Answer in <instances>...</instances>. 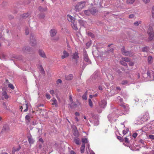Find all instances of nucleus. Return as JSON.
<instances>
[{
    "instance_id": "f257e3e1",
    "label": "nucleus",
    "mask_w": 154,
    "mask_h": 154,
    "mask_svg": "<svg viewBox=\"0 0 154 154\" xmlns=\"http://www.w3.org/2000/svg\"><path fill=\"white\" fill-rule=\"evenodd\" d=\"M112 113H110L108 116V118L110 122H115L117 118L119 116L122 115V113L119 109L115 108L111 111Z\"/></svg>"
},
{
    "instance_id": "f03ea898",
    "label": "nucleus",
    "mask_w": 154,
    "mask_h": 154,
    "mask_svg": "<svg viewBox=\"0 0 154 154\" xmlns=\"http://www.w3.org/2000/svg\"><path fill=\"white\" fill-rule=\"evenodd\" d=\"M85 2L84 1L78 3L75 7V9L76 11H79L85 6Z\"/></svg>"
},
{
    "instance_id": "7ed1b4c3",
    "label": "nucleus",
    "mask_w": 154,
    "mask_h": 154,
    "mask_svg": "<svg viewBox=\"0 0 154 154\" xmlns=\"http://www.w3.org/2000/svg\"><path fill=\"white\" fill-rule=\"evenodd\" d=\"M147 33L149 35V39L150 41L152 40L154 36V32L153 28L152 27H149L148 29Z\"/></svg>"
},
{
    "instance_id": "20e7f679",
    "label": "nucleus",
    "mask_w": 154,
    "mask_h": 154,
    "mask_svg": "<svg viewBox=\"0 0 154 154\" xmlns=\"http://www.w3.org/2000/svg\"><path fill=\"white\" fill-rule=\"evenodd\" d=\"M20 146L17 147H14L11 154H23L24 152L23 150H20Z\"/></svg>"
},
{
    "instance_id": "39448f33",
    "label": "nucleus",
    "mask_w": 154,
    "mask_h": 154,
    "mask_svg": "<svg viewBox=\"0 0 154 154\" xmlns=\"http://www.w3.org/2000/svg\"><path fill=\"white\" fill-rule=\"evenodd\" d=\"M149 118V113L146 112L145 113L142 117L141 118L140 120V122L141 124H142L144 122L148 120Z\"/></svg>"
},
{
    "instance_id": "423d86ee",
    "label": "nucleus",
    "mask_w": 154,
    "mask_h": 154,
    "mask_svg": "<svg viewBox=\"0 0 154 154\" xmlns=\"http://www.w3.org/2000/svg\"><path fill=\"white\" fill-rule=\"evenodd\" d=\"M121 51L122 54L126 56H132L134 55L133 53L131 52H129L126 51L124 47H123Z\"/></svg>"
},
{
    "instance_id": "0eeeda50",
    "label": "nucleus",
    "mask_w": 154,
    "mask_h": 154,
    "mask_svg": "<svg viewBox=\"0 0 154 154\" xmlns=\"http://www.w3.org/2000/svg\"><path fill=\"white\" fill-rule=\"evenodd\" d=\"M83 56L84 60L87 62L88 64L91 63V62L89 60L88 57L85 50H84L83 52Z\"/></svg>"
},
{
    "instance_id": "6e6552de",
    "label": "nucleus",
    "mask_w": 154,
    "mask_h": 154,
    "mask_svg": "<svg viewBox=\"0 0 154 154\" xmlns=\"http://www.w3.org/2000/svg\"><path fill=\"white\" fill-rule=\"evenodd\" d=\"M120 105L122 107V109L125 112H127L129 111V107L128 104L123 103H121Z\"/></svg>"
},
{
    "instance_id": "1a4fd4ad",
    "label": "nucleus",
    "mask_w": 154,
    "mask_h": 154,
    "mask_svg": "<svg viewBox=\"0 0 154 154\" xmlns=\"http://www.w3.org/2000/svg\"><path fill=\"white\" fill-rule=\"evenodd\" d=\"M106 101L105 100H101L99 103L100 106L102 108H104L106 106Z\"/></svg>"
},
{
    "instance_id": "9d476101",
    "label": "nucleus",
    "mask_w": 154,
    "mask_h": 154,
    "mask_svg": "<svg viewBox=\"0 0 154 154\" xmlns=\"http://www.w3.org/2000/svg\"><path fill=\"white\" fill-rule=\"evenodd\" d=\"M79 54L78 51L75 52L72 55V59H74L76 61L78 60L79 58Z\"/></svg>"
},
{
    "instance_id": "9b49d317",
    "label": "nucleus",
    "mask_w": 154,
    "mask_h": 154,
    "mask_svg": "<svg viewBox=\"0 0 154 154\" xmlns=\"http://www.w3.org/2000/svg\"><path fill=\"white\" fill-rule=\"evenodd\" d=\"M25 50V52L29 54H31L34 52V50L29 47H26Z\"/></svg>"
},
{
    "instance_id": "f8f14e48",
    "label": "nucleus",
    "mask_w": 154,
    "mask_h": 154,
    "mask_svg": "<svg viewBox=\"0 0 154 154\" xmlns=\"http://www.w3.org/2000/svg\"><path fill=\"white\" fill-rule=\"evenodd\" d=\"M67 18L68 20L71 23L76 21L75 18L74 17L72 16L71 15L69 14H68L67 15Z\"/></svg>"
},
{
    "instance_id": "ddd939ff",
    "label": "nucleus",
    "mask_w": 154,
    "mask_h": 154,
    "mask_svg": "<svg viewBox=\"0 0 154 154\" xmlns=\"http://www.w3.org/2000/svg\"><path fill=\"white\" fill-rule=\"evenodd\" d=\"M39 55L44 58H46V56L44 52L42 50H39L38 51Z\"/></svg>"
},
{
    "instance_id": "4468645a",
    "label": "nucleus",
    "mask_w": 154,
    "mask_h": 154,
    "mask_svg": "<svg viewBox=\"0 0 154 154\" xmlns=\"http://www.w3.org/2000/svg\"><path fill=\"white\" fill-rule=\"evenodd\" d=\"M69 56V53L66 51L64 50L63 51V55L61 56V58L62 59H63L68 57Z\"/></svg>"
},
{
    "instance_id": "2eb2a0df",
    "label": "nucleus",
    "mask_w": 154,
    "mask_h": 154,
    "mask_svg": "<svg viewBox=\"0 0 154 154\" xmlns=\"http://www.w3.org/2000/svg\"><path fill=\"white\" fill-rule=\"evenodd\" d=\"M57 31L55 29H52L50 31V33L51 37L55 36L57 33Z\"/></svg>"
},
{
    "instance_id": "dca6fc26",
    "label": "nucleus",
    "mask_w": 154,
    "mask_h": 154,
    "mask_svg": "<svg viewBox=\"0 0 154 154\" xmlns=\"http://www.w3.org/2000/svg\"><path fill=\"white\" fill-rule=\"evenodd\" d=\"M30 43L31 45L33 46H35L36 44V42L35 38H33V37H32V38H30Z\"/></svg>"
},
{
    "instance_id": "f3484780",
    "label": "nucleus",
    "mask_w": 154,
    "mask_h": 154,
    "mask_svg": "<svg viewBox=\"0 0 154 154\" xmlns=\"http://www.w3.org/2000/svg\"><path fill=\"white\" fill-rule=\"evenodd\" d=\"M71 23V26L72 28L75 30H77L78 28L77 26V22L75 21Z\"/></svg>"
},
{
    "instance_id": "a211bd4d",
    "label": "nucleus",
    "mask_w": 154,
    "mask_h": 154,
    "mask_svg": "<svg viewBox=\"0 0 154 154\" xmlns=\"http://www.w3.org/2000/svg\"><path fill=\"white\" fill-rule=\"evenodd\" d=\"M26 107V109L24 110V112H27L28 110V106L27 103L25 105H23V106H21L20 108V109L22 111L23 108Z\"/></svg>"
},
{
    "instance_id": "6ab92c4d",
    "label": "nucleus",
    "mask_w": 154,
    "mask_h": 154,
    "mask_svg": "<svg viewBox=\"0 0 154 154\" xmlns=\"http://www.w3.org/2000/svg\"><path fill=\"white\" fill-rule=\"evenodd\" d=\"M27 138L28 141L30 144H32L33 143L34 141L31 135L27 136Z\"/></svg>"
},
{
    "instance_id": "aec40b11",
    "label": "nucleus",
    "mask_w": 154,
    "mask_h": 154,
    "mask_svg": "<svg viewBox=\"0 0 154 154\" xmlns=\"http://www.w3.org/2000/svg\"><path fill=\"white\" fill-rule=\"evenodd\" d=\"M78 21L80 25L83 26H85L86 23L85 21L81 19L79 20Z\"/></svg>"
},
{
    "instance_id": "412c9836",
    "label": "nucleus",
    "mask_w": 154,
    "mask_h": 154,
    "mask_svg": "<svg viewBox=\"0 0 154 154\" xmlns=\"http://www.w3.org/2000/svg\"><path fill=\"white\" fill-rule=\"evenodd\" d=\"M73 78V75L72 74H69L68 75L65 76V79L66 80H72Z\"/></svg>"
},
{
    "instance_id": "4be33fe9",
    "label": "nucleus",
    "mask_w": 154,
    "mask_h": 154,
    "mask_svg": "<svg viewBox=\"0 0 154 154\" xmlns=\"http://www.w3.org/2000/svg\"><path fill=\"white\" fill-rule=\"evenodd\" d=\"M2 95L5 99H7L9 97L7 95V93L6 91H3L2 94Z\"/></svg>"
},
{
    "instance_id": "5701e85b",
    "label": "nucleus",
    "mask_w": 154,
    "mask_h": 154,
    "mask_svg": "<svg viewBox=\"0 0 154 154\" xmlns=\"http://www.w3.org/2000/svg\"><path fill=\"white\" fill-rule=\"evenodd\" d=\"M85 149V144L84 143H82L81 147L80 148V151L82 153H83L84 152Z\"/></svg>"
},
{
    "instance_id": "b1692460",
    "label": "nucleus",
    "mask_w": 154,
    "mask_h": 154,
    "mask_svg": "<svg viewBox=\"0 0 154 154\" xmlns=\"http://www.w3.org/2000/svg\"><path fill=\"white\" fill-rule=\"evenodd\" d=\"M38 9L41 12L45 11L47 10V8L46 7L44 8H42L41 6H40L39 7Z\"/></svg>"
},
{
    "instance_id": "393cba45",
    "label": "nucleus",
    "mask_w": 154,
    "mask_h": 154,
    "mask_svg": "<svg viewBox=\"0 0 154 154\" xmlns=\"http://www.w3.org/2000/svg\"><path fill=\"white\" fill-rule=\"evenodd\" d=\"M142 23L141 21H137L135 22L134 23V25L135 26H138Z\"/></svg>"
},
{
    "instance_id": "a878e982",
    "label": "nucleus",
    "mask_w": 154,
    "mask_h": 154,
    "mask_svg": "<svg viewBox=\"0 0 154 154\" xmlns=\"http://www.w3.org/2000/svg\"><path fill=\"white\" fill-rule=\"evenodd\" d=\"M147 75L150 78H152V77L153 78V76L154 75H153L152 74H151L150 72L148 71L147 72Z\"/></svg>"
},
{
    "instance_id": "bb28decb",
    "label": "nucleus",
    "mask_w": 154,
    "mask_h": 154,
    "mask_svg": "<svg viewBox=\"0 0 154 154\" xmlns=\"http://www.w3.org/2000/svg\"><path fill=\"white\" fill-rule=\"evenodd\" d=\"M51 100L53 102V103H52V105H55L56 106H57V101L54 98L52 100Z\"/></svg>"
},
{
    "instance_id": "cd10ccee",
    "label": "nucleus",
    "mask_w": 154,
    "mask_h": 154,
    "mask_svg": "<svg viewBox=\"0 0 154 154\" xmlns=\"http://www.w3.org/2000/svg\"><path fill=\"white\" fill-rule=\"evenodd\" d=\"M9 128L8 126L7 125H4L3 127L2 130L3 131H6L9 130Z\"/></svg>"
},
{
    "instance_id": "c85d7f7f",
    "label": "nucleus",
    "mask_w": 154,
    "mask_h": 154,
    "mask_svg": "<svg viewBox=\"0 0 154 154\" xmlns=\"http://www.w3.org/2000/svg\"><path fill=\"white\" fill-rule=\"evenodd\" d=\"M85 14L87 15H89L91 14V10H86L84 11Z\"/></svg>"
},
{
    "instance_id": "c756f323",
    "label": "nucleus",
    "mask_w": 154,
    "mask_h": 154,
    "mask_svg": "<svg viewBox=\"0 0 154 154\" xmlns=\"http://www.w3.org/2000/svg\"><path fill=\"white\" fill-rule=\"evenodd\" d=\"M135 0H127L126 1L127 3L128 4H132L135 1Z\"/></svg>"
},
{
    "instance_id": "7c9ffc66",
    "label": "nucleus",
    "mask_w": 154,
    "mask_h": 154,
    "mask_svg": "<svg viewBox=\"0 0 154 154\" xmlns=\"http://www.w3.org/2000/svg\"><path fill=\"white\" fill-rule=\"evenodd\" d=\"M74 142L77 144H80V140L79 138H76L74 139Z\"/></svg>"
},
{
    "instance_id": "2f4dec72",
    "label": "nucleus",
    "mask_w": 154,
    "mask_h": 154,
    "mask_svg": "<svg viewBox=\"0 0 154 154\" xmlns=\"http://www.w3.org/2000/svg\"><path fill=\"white\" fill-rule=\"evenodd\" d=\"M122 60L126 62H130V59L128 57H124L122 58Z\"/></svg>"
},
{
    "instance_id": "473e14b6",
    "label": "nucleus",
    "mask_w": 154,
    "mask_h": 154,
    "mask_svg": "<svg viewBox=\"0 0 154 154\" xmlns=\"http://www.w3.org/2000/svg\"><path fill=\"white\" fill-rule=\"evenodd\" d=\"M88 36L91 37L92 38H93L94 37V35L90 32H88Z\"/></svg>"
},
{
    "instance_id": "72a5a7b5",
    "label": "nucleus",
    "mask_w": 154,
    "mask_h": 154,
    "mask_svg": "<svg viewBox=\"0 0 154 154\" xmlns=\"http://www.w3.org/2000/svg\"><path fill=\"white\" fill-rule=\"evenodd\" d=\"M120 62L121 64L123 65L124 66H127V64L124 60H122L120 61Z\"/></svg>"
},
{
    "instance_id": "f704fd0d",
    "label": "nucleus",
    "mask_w": 154,
    "mask_h": 154,
    "mask_svg": "<svg viewBox=\"0 0 154 154\" xmlns=\"http://www.w3.org/2000/svg\"><path fill=\"white\" fill-rule=\"evenodd\" d=\"M91 14H94L96 12V10L95 8H93L91 10Z\"/></svg>"
},
{
    "instance_id": "c9c22d12",
    "label": "nucleus",
    "mask_w": 154,
    "mask_h": 154,
    "mask_svg": "<svg viewBox=\"0 0 154 154\" xmlns=\"http://www.w3.org/2000/svg\"><path fill=\"white\" fill-rule=\"evenodd\" d=\"M87 91H86L85 93L82 96V98L83 99L85 100H86L87 99Z\"/></svg>"
},
{
    "instance_id": "e433bc0d",
    "label": "nucleus",
    "mask_w": 154,
    "mask_h": 154,
    "mask_svg": "<svg viewBox=\"0 0 154 154\" xmlns=\"http://www.w3.org/2000/svg\"><path fill=\"white\" fill-rule=\"evenodd\" d=\"M128 82L127 80H124L122 82L121 84L123 85H126L128 84Z\"/></svg>"
},
{
    "instance_id": "4c0bfd02",
    "label": "nucleus",
    "mask_w": 154,
    "mask_h": 154,
    "mask_svg": "<svg viewBox=\"0 0 154 154\" xmlns=\"http://www.w3.org/2000/svg\"><path fill=\"white\" fill-rule=\"evenodd\" d=\"M129 129L126 128V129H124L123 131V133L124 135L126 134L128 131Z\"/></svg>"
},
{
    "instance_id": "58836bf2",
    "label": "nucleus",
    "mask_w": 154,
    "mask_h": 154,
    "mask_svg": "<svg viewBox=\"0 0 154 154\" xmlns=\"http://www.w3.org/2000/svg\"><path fill=\"white\" fill-rule=\"evenodd\" d=\"M45 16V15L44 14H41L39 15V17L41 19L44 18Z\"/></svg>"
},
{
    "instance_id": "ea45409f",
    "label": "nucleus",
    "mask_w": 154,
    "mask_h": 154,
    "mask_svg": "<svg viewBox=\"0 0 154 154\" xmlns=\"http://www.w3.org/2000/svg\"><path fill=\"white\" fill-rule=\"evenodd\" d=\"M88 102H89V106L92 107L93 106V103L91 99H89L88 100Z\"/></svg>"
},
{
    "instance_id": "a19ab883",
    "label": "nucleus",
    "mask_w": 154,
    "mask_h": 154,
    "mask_svg": "<svg viewBox=\"0 0 154 154\" xmlns=\"http://www.w3.org/2000/svg\"><path fill=\"white\" fill-rule=\"evenodd\" d=\"M82 142L83 143H82L84 144L85 143H87L88 142L87 139L86 138H83L82 139Z\"/></svg>"
},
{
    "instance_id": "79ce46f5",
    "label": "nucleus",
    "mask_w": 154,
    "mask_h": 154,
    "mask_svg": "<svg viewBox=\"0 0 154 154\" xmlns=\"http://www.w3.org/2000/svg\"><path fill=\"white\" fill-rule=\"evenodd\" d=\"M30 14L29 13L25 14H23V17L24 18H25L29 16Z\"/></svg>"
},
{
    "instance_id": "37998d69",
    "label": "nucleus",
    "mask_w": 154,
    "mask_h": 154,
    "mask_svg": "<svg viewBox=\"0 0 154 154\" xmlns=\"http://www.w3.org/2000/svg\"><path fill=\"white\" fill-rule=\"evenodd\" d=\"M8 86L12 89L13 90L14 89V87L13 85L11 84H9L8 85Z\"/></svg>"
},
{
    "instance_id": "c03bdc74",
    "label": "nucleus",
    "mask_w": 154,
    "mask_h": 154,
    "mask_svg": "<svg viewBox=\"0 0 154 154\" xmlns=\"http://www.w3.org/2000/svg\"><path fill=\"white\" fill-rule=\"evenodd\" d=\"M139 142L140 143H141L142 144H143L144 146H146V143L143 140H142V139L140 140L139 141Z\"/></svg>"
},
{
    "instance_id": "a18cd8bd",
    "label": "nucleus",
    "mask_w": 154,
    "mask_h": 154,
    "mask_svg": "<svg viewBox=\"0 0 154 154\" xmlns=\"http://www.w3.org/2000/svg\"><path fill=\"white\" fill-rule=\"evenodd\" d=\"M152 59V57L151 56H149L148 57V62L149 63H150Z\"/></svg>"
},
{
    "instance_id": "49530a36",
    "label": "nucleus",
    "mask_w": 154,
    "mask_h": 154,
    "mask_svg": "<svg viewBox=\"0 0 154 154\" xmlns=\"http://www.w3.org/2000/svg\"><path fill=\"white\" fill-rule=\"evenodd\" d=\"M30 119V116L28 115H26V116H25L26 120H28L29 121Z\"/></svg>"
},
{
    "instance_id": "de8ad7c7",
    "label": "nucleus",
    "mask_w": 154,
    "mask_h": 154,
    "mask_svg": "<svg viewBox=\"0 0 154 154\" xmlns=\"http://www.w3.org/2000/svg\"><path fill=\"white\" fill-rule=\"evenodd\" d=\"M40 72L42 74H44L45 71H44L43 68L42 67V66L40 67Z\"/></svg>"
},
{
    "instance_id": "09e8293b",
    "label": "nucleus",
    "mask_w": 154,
    "mask_h": 154,
    "mask_svg": "<svg viewBox=\"0 0 154 154\" xmlns=\"http://www.w3.org/2000/svg\"><path fill=\"white\" fill-rule=\"evenodd\" d=\"M134 62L131 61L129 63V65L130 66H133L134 65Z\"/></svg>"
},
{
    "instance_id": "8fccbe9b",
    "label": "nucleus",
    "mask_w": 154,
    "mask_h": 154,
    "mask_svg": "<svg viewBox=\"0 0 154 154\" xmlns=\"http://www.w3.org/2000/svg\"><path fill=\"white\" fill-rule=\"evenodd\" d=\"M148 50L147 48L145 47L143 48L142 51L143 52L147 51Z\"/></svg>"
},
{
    "instance_id": "3c124183",
    "label": "nucleus",
    "mask_w": 154,
    "mask_h": 154,
    "mask_svg": "<svg viewBox=\"0 0 154 154\" xmlns=\"http://www.w3.org/2000/svg\"><path fill=\"white\" fill-rule=\"evenodd\" d=\"M99 124V122L98 121V120H97L95 122H94V125H96V126H97V125Z\"/></svg>"
},
{
    "instance_id": "603ef678",
    "label": "nucleus",
    "mask_w": 154,
    "mask_h": 154,
    "mask_svg": "<svg viewBox=\"0 0 154 154\" xmlns=\"http://www.w3.org/2000/svg\"><path fill=\"white\" fill-rule=\"evenodd\" d=\"M46 97L48 99H50L51 98L50 95L48 94H46Z\"/></svg>"
},
{
    "instance_id": "864d4df0",
    "label": "nucleus",
    "mask_w": 154,
    "mask_h": 154,
    "mask_svg": "<svg viewBox=\"0 0 154 154\" xmlns=\"http://www.w3.org/2000/svg\"><path fill=\"white\" fill-rule=\"evenodd\" d=\"M134 17V14H131L129 15V17L130 18H133Z\"/></svg>"
},
{
    "instance_id": "5fc2aeb1",
    "label": "nucleus",
    "mask_w": 154,
    "mask_h": 154,
    "mask_svg": "<svg viewBox=\"0 0 154 154\" xmlns=\"http://www.w3.org/2000/svg\"><path fill=\"white\" fill-rule=\"evenodd\" d=\"M149 137L151 139H154V136L152 135H150L149 136Z\"/></svg>"
},
{
    "instance_id": "6e6d98bb",
    "label": "nucleus",
    "mask_w": 154,
    "mask_h": 154,
    "mask_svg": "<svg viewBox=\"0 0 154 154\" xmlns=\"http://www.w3.org/2000/svg\"><path fill=\"white\" fill-rule=\"evenodd\" d=\"M61 82L62 80L60 79H58L57 81V84H59V83H61Z\"/></svg>"
},
{
    "instance_id": "4d7b16f0",
    "label": "nucleus",
    "mask_w": 154,
    "mask_h": 154,
    "mask_svg": "<svg viewBox=\"0 0 154 154\" xmlns=\"http://www.w3.org/2000/svg\"><path fill=\"white\" fill-rule=\"evenodd\" d=\"M137 135V133H134L133 134V137L135 138H136Z\"/></svg>"
},
{
    "instance_id": "13d9d810",
    "label": "nucleus",
    "mask_w": 154,
    "mask_h": 154,
    "mask_svg": "<svg viewBox=\"0 0 154 154\" xmlns=\"http://www.w3.org/2000/svg\"><path fill=\"white\" fill-rule=\"evenodd\" d=\"M69 100H70V102L71 103H72L73 102V100H72V97L71 95L69 96Z\"/></svg>"
},
{
    "instance_id": "bf43d9fd",
    "label": "nucleus",
    "mask_w": 154,
    "mask_h": 154,
    "mask_svg": "<svg viewBox=\"0 0 154 154\" xmlns=\"http://www.w3.org/2000/svg\"><path fill=\"white\" fill-rule=\"evenodd\" d=\"M145 3H146L149 2L150 0H142Z\"/></svg>"
},
{
    "instance_id": "052dcab7",
    "label": "nucleus",
    "mask_w": 154,
    "mask_h": 154,
    "mask_svg": "<svg viewBox=\"0 0 154 154\" xmlns=\"http://www.w3.org/2000/svg\"><path fill=\"white\" fill-rule=\"evenodd\" d=\"M3 107L4 108H5V109L7 108L6 104L5 103H3Z\"/></svg>"
},
{
    "instance_id": "680f3d73",
    "label": "nucleus",
    "mask_w": 154,
    "mask_h": 154,
    "mask_svg": "<svg viewBox=\"0 0 154 154\" xmlns=\"http://www.w3.org/2000/svg\"><path fill=\"white\" fill-rule=\"evenodd\" d=\"M152 11L153 16H154V7L152 8Z\"/></svg>"
},
{
    "instance_id": "e2e57ef3",
    "label": "nucleus",
    "mask_w": 154,
    "mask_h": 154,
    "mask_svg": "<svg viewBox=\"0 0 154 154\" xmlns=\"http://www.w3.org/2000/svg\"><path fill=\"white\" fill-rule=\"evenodd\" d=\"M50 93L52 95H53L54 94V91L53 90H51L50 91Z\"/></svg>"
},
{
    "instance_id": "0e129e2a",
    "label": "nucleus",
    "mask_w": 154,
    "mask_h": 154,
    "mask_svg": "<svg viewBox=\"0 0 154 154\" xmlns=\"http://www.w3.org/2000/svg\"><path fill=\"white\" fill-rule=\"evenodd\" d=\"M117 138L120 140H122V138L119 136H118L117 137Z\"/></svg>"
},
{
    "instance_id": "69168bd1",
    "label": "nucleus",
    "mask_w": 154,
    "mask_h": 154,
    "mask_svg": "<svg viewBox=\"0 0 154 154\" xmlns=\"http://www.w3.org/2000/svg\"><path fill=\"white\" fill-rule=\"evenodd\" d=\"M70 154H76L74 151L71 150L70 152Z\"/></svg>"
},
{
    "instance_id": "338daca9",
    "label": "nucleus",
    "mask_w": 154,
    "mask_h": 154,
    "mask_svg": "<svg viewBox=\"0 0 154 154\" xmlns=\"http://www.w3.org/2000/svg\"><path fill=\"white\" fill-rule=\"evenodd\" d=\"M29 33L28 29H26L25 31V33L26 35H28Z\"/></svg>"
},
{
    "instance_id": "774afa93",
    "label": "nucleus",
    "mask_w": 154,
    "mask_h": 154,
    "mask_svg": "<svg viewBox=\"0 0 154 154\" xmlns=\"http://www.w3.org/2000/svg\"><path fill=\"white\" fill-rule=\"evenodd\" d=\"M39 141L42 142V143H43V139L42 138H40L39 139Z\"/></svg>"
}]
</instances>
